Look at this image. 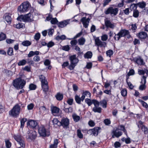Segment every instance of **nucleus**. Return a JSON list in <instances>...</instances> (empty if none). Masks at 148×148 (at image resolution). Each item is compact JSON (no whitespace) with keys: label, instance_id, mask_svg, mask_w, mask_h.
<instances>
[{"label":"nucleus","instance_id":"1","mask_svg":"<svg viewBox=\"0 0 148 148\" xmlns=\"http://www.w3.org/2000/svg\"><path fill=\"white\" fill-rule=\"evenodd\" d=\"M26 82L24 79L19 77L13 81V85L17 89H22L26 84Z\"/></svg>","mask_w":148,"mask_h":148},{"label":"nucleus","instance_id":"2","mask_svg":"<svg viewBox=\"0 0 148 148\" xmlns=\"http://www.w3.org/2000/svg\"><path fill=\"white\" fill-rule=\"evenodd\" d=\"M69 60L71 61V64L68 66V68L71 70L74 69L78 62L79 60L76 58V56L75 55L70 56L69 57Z\"/></svg>","mask_w":148,"mask_h":148},{"label":"nucleus","instance_id":"3","mask_svg":"<svg viewBox=\"0 0 148 148\" xmlns=\"http://www.w3.org/2000/svg\"><path fill=\"white\" fill-rule=\"evenodd\" d=\"M118 11L119 9L117 8L110 7L105 11L104 13L106 15L110 14L112 16H116L118 14Z\"/></svg>","mask_w":148,"mask_h":148},{"label":"nucleus","instance_id":"4","mask_svg":"<svg viewBox=\"0 0 148 148\" xmlns=\"http://www.w3.org/2000/svg\"><path fill=\"white\" fill-rule=\"evenodd\" d=\"M32 14L29 13L25 15H23L19 16L17 18V20L20 21L30 22L32 21L31 18Z\"/></svg>","mask_w":148,"mask_h":148},{"label":"nucleus","instance_id":"5","mask_svg":"<svg viewBox=\"0 0 148 148\" xmlns=\"http://www.w3.org/2000/svg\"><path fill=\"white\" fill-rule=\"evenodd\" d=\"M21 106L18 104H16L10 110V114L13 116L18 115L20 112Z\"/></svg>","mask_w":148,"mask_h":148},{"label":"nucleus","instance_id":"6","mask_svg":"<svg viewBox=\"0 0 148 148\" xmlns=\"http://www.w3.org/2000/svg\"><path fill=\"white\" fill-rule=\"evenodd\" d=\"M13 137L14 139L21 147L23 148H24L25 147V143L23 138L20 134L15 135Z\"/></svg>","mask_w":148,"mask_h":148},{"label":"nucleus","instance_id":"7","mask_svg":"<svg viewBox=\"0 0 148 148\" xmlns=\"http://www.w3.org/2000/svg\"><path fill=\"white\" fill-rule=\"evenodd\" d=\"M38 132L40 135L42 137L48 136L50 135L49 132L46 130L45 128L42 126L39 127Z\"/></svg>","mask_w":148,"mask_h":148},{"label":"nucleus","instance_id":"8","mask_svg":"<svg viewBox=\"0 0 148 148\" xmlns=\"http://www.w3.org/2000/svg\"><path fill=\"white\" fill-rule=\"evenodd\" d=\"M36 132L35 131L30 130L28 131L26 136V138L29 141H34L36 138Z\"/></svg>","mask_w":148,"mask_h":148},{"label":"nucleus","instance_id":"9","mask_svg":"<svg viewBox=\"0 0 148 148\" xmlns=\"http://www.w3.org/2000/svg\"><path fill=\"white\" fill-rule=\"evenodd\" d=\"M29 4L28 2L23 3L18 8V9L21 12L27 11L29 9Z\"/></svg>","mask_w":148,"mask_h":148},{"label":"nucleus","instance_id":"10","mask_svg":"<svg viewBox=\"0 0 148 148\" xmlns=\"http://www.w3.org/2000/svg\"><path fill=\"white\" fill-rule=\"evenodd\" d=\"M101 129L99 127H95L94 128L90 129L88 130V134L92 135L95 136H97L99 132V131Z\"/></svg>","mask_w":148,"mask_h":148},{"label":"nucleus","instance_id":"11","mask_svg":"<svg viewBox=\"0 0 148 148\" xmlns=\"http://www.w3.org/2000/svg\"><path fill=\"white\" fill-rule=\"evenodd\" d=\"M27 125L29 128L33 129L38 125V123L36 121L29 120L27 123Z\"/></svg>","mask_w":148,"mask_h":148},{"label":"nucleus","instance_id":"12","mask_svg":"<svg viewBox=\"0 0 148 148\" xmlns=\"http://www.w3.org/2000/svg\"><path fill=\"white\" fill-rule=\"evenodd\" d=\"M105 24L107 28H110L113 29L115 26V23L108 19L105 20Z\"/></svg>","mask_w":148,"mask_h":148},{"label":"nucleus","instance_id":"13","mask_svg":"<svg viewBox=\"0 0 148 148\" xmlns=\"http://www.w3.org/2000/svg\"><path fill=\"white\" fill-rule=\"evenodd\" d=\"M69 123V120L68 118H63L62 119L60 123H59V125L62 126L64 128L67 127Z\"/></svg>","mask_w":148,"mask_h":148},{"label":"nucleus","instance_id":"14","mask_svg":"<svg viewBox=\"0 0 148 148\" xmlns=\"http://www.w3.org/2000/svg\"><path fill=\"white\" fill-rule=\"evenodd\" d=\"M129 34V31L126 29H121L117 34L118 39H120L121 37H124Z\"/></svg>","mask_w":148,"mask_h":148},{"label":"nucleus","instance_id":"15","mask_svg":"<svg viewBox=\"0 0 148 148\" xmlns=\"http://www.w3.org/2000/svg\"><path fill=\"white\" fill-rule=\"evenodd\" d=\"M90 19L88 18L86 19V17H83L82 18L80 21L82 23L83 26L85 28H87L89 25Z\"/></svg>","mask_w":148,"mask_h":148},{"label":"nucleus","instance_id":"16","mask_svg":"<svg viewBox=\"0 0 148 148\" xmlns=\"http://www.w3.org/2000/svg\"><path fill=\"white\" fill-rule=\"evenodd\" d=\"M95 43L97 46L100 47H105L106 46V43L104 42H102L99 38H97L95 40Z\"/></svg>","mask_w":148,"mask_h":148},{"label":"nucleus","instance_id":"17","mask_svg":"<svg viewBox=\"0 0 148 148\" xmlns=\"http://www.w3.org/2000/svg\"><path fill=\"white\" fill-rule=\"evenodd\" d=\"M60 110L59 108L56 106H54L51 108L52 113L55 116H57V114L59 113Z\"/></svg>","mask_w":148,"mask_h":148},{"label":"nucleus","instance_id":"18","mask_svg":"<svg viewBox=\"0 0 148 148\" xmlns=\"http://www.w3.org/2000/svg\"><path fill=\"white\" fill-rule=\"evenodd\" d=\"M3 18L8 23L10 24L11 23L12 18L9 14H5L3 16Z\"/></svg>","mask_w":148,"mask_h":148},{"label":"nucleus","instance_id":"19","mask_svg":"<svg viewBox=\"0 0 148 148\" xmlns=\"http://www.w3.org/2000/svg\"><path fill=\"white\" fill-rule=\"evenodd\" d=\"M147 33L145 32H141L138 33V36L140 39H145L147 37Z\"/></svg>","mask_w":148,"mask_h":148},{"label":"nucleus","instance_id":"20","mask_svg":"<svg viewBox=\"0 0 148 148\" xmlns=\"http://www.w3.org/2000/svg\"><path fill=\"white\" fill-rule=\"evenodd\" d=\"M48 84V82L41 84L42 90L45 92H47L49 88Z\"/></svg>","mask_w":148,"mask_h":148},{"label":"nucleus","instance_id":"21","mask_svg":"<svg viewBox=\"0 0 148 148\" xmlns=\"http://www.w3.org/2000/svg\"><path fill=\"white\" fill-rule=\"evenodd\" d=\"M39 77L40 81L41 82V84L47 82V79L44 75H40Z\"/></svg>","mask_w":148,"mask_h":148},{"label":"nucleus","instance_id":"22","mask_svg":"<svg viewBox=\"0 0 148 148\" xmlns=\"http://www.w3.org/2000/svg\"><path fill=\"white\" fill-rule=\"evenodd\" d=\"M68 24V22L66 21L59 22L58 24L59 27L63 28L66 26Z\"/></svg>","mask_w":148,"mask_h":148},{"label":"nucleus","instance_id":"23","mask_svg":"<svg viewBox=\"0 0 148 148\" xmlns=\"http://www.w3.org/2000/svg\"><path fill=\"white\" fill-rule=\"evenodd\" d=\"M100 104L103 108H106L107 104V101L106 100L103 99L100 101Z\"/></svg>","mask_w":148,"mask_h":148},{"label":"nucleus","instance_id":"24","mask_svg":"<svg viewBox=\"0 0 148 148\" xmlns=\"http://www.w3.org/2000/svg\"><path fill=\"white\" fill-rule=\"evenodd\" d=\"M135 60L136 63L139 65H143L144 64L143 60L140 58H136Z\"/></svg>","mask_w":148,"mask_h":148},{"label":"nucleus","instance_id":"25","mask_svg":"<svg viewBox=\"0 0 148 148\" xmlns=\"http://www.w3.org/2000/svg\"><path fill=\"white\" fill-rule=\"evenodd\" d=\"M58 143V140L55 139L54 140L53 143L50 145L49 148H57Z\"/></svg>","mask_w":148,"mask_h":148},{"label":"nucleus","instance_id":"26","mask_svg":"<svg viewBox=\"0 0 148 148\" xmlns=\"http://www.w3.org/2000/svg\"><path fill=\"white\" fill-rule=\"evenodd\" d=\"M102 109L99 106L94 107L92 108V110L95 112L101 113V112Z\"/></svg>","mask_w":148,"mask_h":148},{"label":"nucleus","instance_id":"27","mask_svg":"<svg viewBox=\"0 0 148 148\" xmlns=\"http://www.w3.org/2000/svg\"><path fill=\"white\" fill-rule=\"evenodd\" d=\"M39 54V52L38 51H31L28 54V57L29 58H30L35 55H38Z\"/></svg>","mask_w":148,"mask_h":148},{"label":"nucleus","instance_id":"28","mask_svg":"<svg viewBox=\"0 0 148 148\" xmlns=\"http://www.w3.org/2000/svg\"><path fill=\"white\" fill-rule=\"evenodd\" d=\"M117 129L113 132L114 135L116 137L118 138L121 136L122 134V133L121 131H117Z\"/></svg>","mask_w":148,"mask_h":148},{"label":"nucleus","instance_id":"29","mask_svg":"<svg viewBox=\"0 0 148 148\" xmlns=\"http://www.w3.org/2000/svg\"><path fill=\"white\" fill-rule=\"evenodd\" d=\"M92 55V52L90 51H88L84 55V57L85 58H90Z\"/></svg>","mask_w":148,"mask_h":148},{"label":"nucleus","instance_id":"30","mask_svg":"<svg viewBox=\"0 0 148 148\" xmlns=\"http://www.w3.org/2000/svg\"><path fill=\"white\" fill-rule=\"evenodd\" d=\"M72 117L74 121L75 122H77L80 119V117L77 115L76 114L74 113L72 115Z\"/></svg>","mask_w":148,"mask_h":148},{"label":"nucleus","instance_id":"31","mask_svg":"<svg viewBox=\"0 0 148 148\" xmlns=\"http://www.w3.org/2000/svg\"><path fill=\"white\" fill-rule=\"evenodd\" d=\"M27 119L26 118H22L20 120L21 123V128H23L24 126L25 123L27 121Z\"/></svg>","mask_w":148,"mask_h":148},{"label":"nucleus","instance_id":"32","mask_svg":"<svg viewBox=\"0 0 148 148\" xmlns=\"http://www.w3.org/2000/svg\"><path fill=\"white\" fill-rule=\"evenodd\" d=\"M77 43L78 42L76 40H73L71 41L70 44L71 45V47L73 49L75 46H76Z\"/></svg>","mask_w":148,"mask_h":148},{"label":"nucleus","instance_id":"33","mask_svg":"<svg viewBox=\"0 0 148 148\" xmlns=\"http://www.w3.org/2000/svg\"><path fill=\"white\" fill-rule=\"evenodd\" d=\"M56 97V99L59 101H61L62 100L63 97V95L61 94L60 93H58Z\"/></svg>","mask_w":148,"mask_h":148},{"label":"nucleus","instance_id":"34","mask_svg":"<svg viewBox=\"0 0 148 148\" xmlns=\"http://www.w3.org/2000/svg\"><path fill=\"white\" fill-rule=\"evenodd\" d=\"M66 106H65L64 109H63L66 112L69 113L73 111L72 108L71 107L69 108H66Z\"/></svg>","mask_w":148,"mask_h":148},{"label":"nucleus","instance_id":"35","mask_svg":"<svg viewBox=\"0 0 148 148\" xmlns=\"http://www.w3.org/2000/svg\"><path fill=\"white\" fill-rule=\"evenodd\" d=\"M118 130H121L123 131L126 134V135L127 136V134L126 130L125 129V127L123 125H121L119 126L118 128L117 129Z\"/></svg>","mask_w":148,"mask_h":148},{"label":"nucleus","instance_id":"36","mask_svg":"<svg viewBox=\"0 0 148 148\" xmlns=\"http://www.w3.org/2000/svg\"><path fill=\"white\" fill-rule=\"evenodd\" d=\"M78 43L80 45H83L84 44L85 40L83 38H81L78 40Z\"/></svg>","mask_w":148,"mask_h":148},{"label":"nucleus","instance_id":"37","mask_svg":"<svg viewBox=\"0 0 148 148\" xmlns=\"http://www.w3.org/2000/svg\"><path fill=\"white\" fill-rule=\"evenodd\" d=\"M6 35L2 32L0 34V41H3L5 39Z\"/></svg>","mask_w":148,"mask_h":148},{"label":"nucleus","instance_id":"38","mask_svg":"<svg viewBox=\"0 0 148 148\" xmlns=\"http://www.w3.org/2000/svg\"><path fill=\"white\" fill-rule=\"evenodd\" d=\"M75 100L76 102L78 104H80L81 103V101H82V99L79 96L77 95H75Z\"/></svg>","mask_w":148,"mask_h":148},{"label":"nucleus","instance_id":"39","mask_svg":"<svg viewBox=\"0 0 148 148\" xmlns=\"http://www.w3.org/2000/svg\"><path fill=\"white\" fill-rule=\"evenodd\" d=\"M7 53L9 56H12L13 55V50L12 48H9L7 51Z\"/></svg>","mask_w":148,"mask_h":148},{"label":"nucleus","instance_id":"40","mask_svg":"<svg viewBox=\"0 0 148 148\" xmlns=\"http://www.w3.org/2000/svg\"><path fill=\"white\" fill-rule=\"evenodd\" d=\"M139 14V12L137 10H133V16L135 18L138 17Z\"/></svg>","mask_w":148,"mask_h":148},{"label":"nucleus","instance_id":"41","mask_svg":"<svg viewBox=\"0 0 148 148\" xmlns=\"http://www.w3.org/2000/svg\"><path fill=\"white\" fill-rule=\"evenodd\" d=\"M31 44V42L28 40H26L23 41L22 42V44L24 46H28L30 45Z\"/></svg>","mask_w":148,"mask_h":148},{"label":"nucleus","instance_id":"42","mask_svg":"<svg viewBox=\"0 0 148 148\" xmlns=\"http://www.w3.org/2000/svg\"><path fill=\"white\" fill-rule=\"evenodd\" d=\"M92 104H93L94 107L99 106L100 104V102H99L98 101L95 100H92Z\"/></svg>","mask_w":148,"mask_h":148},{"label":"nucleus","instance_id":"43","mask_svg":"<svg viewBox=\"0 0 148 148\" xmlns=\"http://www.w3.org/2000/svg\"><path fill=\"white\" fill-rule=\"evenodd\" d=\"M85 102L89 106H90L92 104V100H91L89 99H85Z\"/></svg>","mask_w":148,"mask_h":148},{"label":"nucleus","instance_id":"44","mask_svg":"<svg viewBox=\"0 0 148 148\" xmlns=\"http://www.w3.org/2000/svg\"><path fill=\"white\" fill-rule=\"evenodd\" d=\"M141 128L143 131H144V133L145 134H148V129L147 127L144 125H142L141 126Z\"/></svg>","mask_w":148,"mask_h":148},{"label":"nucleus","instance_id":"45","mask_svg":"<svg viewBox=\"0 0 148 148\" xmlns=\"http://www.w3.org/2000/svg\"><path fill=\"white\" fill-rule=\"evenodd\" d=\"M27 63L26 61L25 60H23L20 61L18 63V66H22L25 65Z\"/></svg>","mask_w":148,"mask_h":148},{"label":"nucleus","instance_id":"46","mask_svg":"<svg viewBox=\"0 0 148 148\" xmlns=\"http://www.w3.org/2000/svg\"><path fill=\"white\" fill-rule=\"evenodd\" d=\"M77 136L79 138H83V135L80 130H77Z\"/></svg>","mask_w":148,"mask_h":148},{"label":"nucleus","instance_id":"47","mask_svg":"<svg viewBox=\"0 0 148 148\" xmlns=\"http://www.w3.org/2000/svg\"><path fill=\"white\" fill-rule=\"evenodd\" d=\"M138 101L141 103L143 107H145L146 108L148 107V105L144 101L140 99H138Z\"/></svg>","mask_w":148,"mask_h":148},{"label":"nucleus","instance_id":"48","mask_svg":"<svg viewBox=\"0 0 148 148\" xmlns=\"http://www.w3.org/2000/svg\"><path fill=\"white\" fill-rule=\"evenodd\" d=\"M52 121L54 125H57L59 126H60V125H59V123H60V122L57 119H54Z\"/></svg>","mask_w":148,"mask_h":148},{"label":"nucleus","instance_id":"49","mask_svg":"<svg viewBox=\"0 0 148 148\" xmlns=\"http://www.w3.org/2000/svg\"><path fill=\"white\" fill-rule=\"evenodd\" d=\"M121 95L125 97L127 95V91L126 89H123L121 91Z\"/></svg>","mask_w":148,"mask_h":148},{"label":"nucleus","instance_id":"50","mask_svg":"<svg viewBox=\"0 0 148 148\" xmlns=\"http://www.w3.org/2000/svg\"><path fill=\"white\" fill-rule=\"evenodd\" d=\"M40 34L39 33H37L35 34L34 36V38L36 40L38 41L40 38Z\"/></svg>","mask_w":148,"mask_h":148},{"label":"nucleus","instance_id":"51","mask_svg":"<svg viewBox=\"0 0 148 148\" xmlns=\"http://www.w3.org/2000/svg\"><path fill=\"white\" fill-rule=\"evenodd\" d=\"M147 78V77L146 76L143 75L142 76V77L141 78V81L140 82L141 84H146V79Z\"/></svg>","mask_w":148,"mask_h":148},{"label":"nucleus","instance_id":"52","mask_svg":"<svg viewBox=\"0 0 148 148\" xmlns=\"http://www.w3.org/2000/svg\"><path fill=\"white\" fill-rule=\"evenodd\" d=\"M58 22V21L56 18H52L51 21V23L52 24H55Z\"/></svg>","mask_w":148,"mask_h":148},{"label":"nucleus","instance_id":"53","mask_svg":"<svg viewBox=\"0 0 148 148\" xmlns=\"http://www.w3.org/2000/svg\"><path fill=\"white\" fill-rule=\"evenodd\" d=\"M6 147L7 148H10L11 146V144L8 140H5Z\"/></svg>","mask_w":148,"mask_h":148},{"label":"nucleus","instance_id":"54","mask_svg":"<svg viewBox=\"0 0 148 148\" xmlns=\"http://www.w3.org/2000/svg\"><path fill=\"white\" fill-rule=\"evenodd\" d=\"M146 3L144 2L141 3H138V5L139 7L142 8H144L146 6Z\"/></svg>","mask_w":148,"mask_h":148},{"label":"nucleus","instance_id":"55","mask_svg":"<svg viewBox=\"0 0 148 148\" xmlns=\"http://www.w3.org/2000/svg\"><path fill=\"white\" fill-rule=\"evenodd\" d=\"M104 123L107 125H109L111 123V121L108 119H105L103 121Z\"/></svg>","mask_w":148,"mask_h":148},{"label":"nucleus","instance_id":"56","mask_svg":"<svg viewBox=\"0 0 148 148\" xmlns=\"http://www.w3.org/2000/svg\"><path fill=\"white\" fill-rule=\"evenodd\" d=\"M24 25V24L23 23H18V24L16 25V27L17 29H20L21 28H23Z\"/></svg>","mask_w":148,"mask_h":148},{"label":"nucleus","instance_id":"57","mask_svg":"<svg viewBox=\"0 0 148 148\" xmlns=\"http://www.w3.org/2000/svg\"><path fill=\"white\" fill-rule=\"evenodd\" d=\"M113 53V52L112 50H109L107 51L106 54L107 56H109L110 57Z\"/></svg>","mask_w":148,"mask_h":148},{"label":"nucleus","instance_id":"58","mask_svg":"<svg viewBox=\"0 0 148 148\" xmlns=\"http://www.w3.org/2000/svg\"><path fill=\"white\" fill-rule=\"evenodd\" d=\"M108 38V36L106 34H104L101 36V40L103 41H106Z\"/></svg>","mask_w":148,"mask_h":148},{"label":"nucleus","instance_id":"59","mask_svg":"<svg viewBox=\"0 0 148 148\" xmlns=\"http://www.w3.org/2000/svg\"><path fill=\"white\" fill-rule=\"evenodd\" d=\"M141 84L140 86L139 87V89L140 90H143L146 88V86L145 84Z\"/></svg>","mask_w":148,"mask_h":148},{"label":"nucleus","instance_id":"60","mask_svg":"<svg viewBox=\"0 0 148 148\" xmlns=\"http://www.w3.org/2000/svg\"><path fill=\"white\" fill-rule=\"evenodd\" d=\"M27 63L29 65H33L34 64V61L31 59L28 58L27 59Z\"/></svg>","mask_w":148,"mask_h":148},{"label":"nucleus","instance_id":"61","mask_svg":"<svg viewBox=\"0 0 148 148\" xmlns=\"http://www.w3.org/2000/svg\"><path fill=\"white\" fill-rule=\"evenodd\" d=\"M128 76L134 75L135 74L134 71L133 69H131L127 73Z\"/></svg>","mask_w":148,"mask_h":148},{"label":"nucleus","instance_id":"62","mask_svg":"<svg viewBox=\"0 0 148 148\" xmlns=\"http://www.w3.org/2000/svg\"><path fill=\"white\" fill-rule=\"evenodd\" d=\"M29 87L30 90H34L36 88V86L33 84H31L29 85Z\"/></svg>","mask_w":148,"mask_h":148},{"label":"nucleus","instance_id":"63","mask_svg":"<svg viewBox=\"0 0 148 148\" xmlns=\"http://www.w3.org/2000/svg\"><path fill=\"white\" fill-rule=\"evenodd\" d=\"M48 35H52L54 32V30L53 29H50L48 30Z\"/></svg>","mask_w":148,"mask_h":148},{"label":"nucleus","instance_id":"64","mask_svg":"<svg viewBox=\"0 0 148 148\" xmlns=\"http://www.w3.org/2000/svg\"><path fill=\"white\" fill-rule=\"evenodd\" d=\"M88 124L90 126L92 127H93L95 125V123L92 120L89 121L88 122Z\"/></svg>","mask_w":148,"mask_h":148}]
</instances>
